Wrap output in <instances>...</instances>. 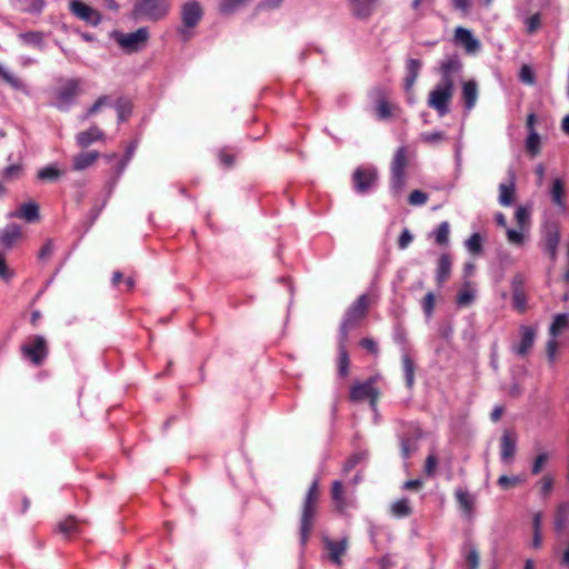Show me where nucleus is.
<instances>
[{
  "instance_id": "nucleus-52",
  "label": "nucleus",
  "mask_w": 569,
  "mask_h": 569,
  "mask_svg": "<svg viewBox=\"0 0 569 569\" xmlns=\"http://www.w3.org/2000/svg\"><path fill=\"white\" fill-rule=\"evenodd\" d=\"M515 218H516L518 226L522 229L529 223L530 214H529V211L525 207H519L516 210Z\"/></svg>"
},
{
  "instance_id": "nucleus-33",
  "label": "nucleus",
  "mask_w": 569,
  "mask_h": 569,
  "mask_svg": "<svg viewBox=\"0 0 569 569\" xmlns=\"http://www.w3.org/2000/svg\"><path fill=\"white\" fill-rule=\"evenodd\" d=\"M475 300V290L469 282H466L457 296V305L459 307H467Z\"/></svg>"
},
{
  "instance_id": "nucleus-31",
  "label": "nucleus",
  "mask_w": 569,
  "mask_h": 569,
  "mask_svg": "<svg viewBox=\"0 0 569 569\" xmlns=\"http://www.w3.org/2000/svg\"><path fill=\"white\" fill-rule=\"evenodd\" d=\"M550 193L552 202L561 209H565V183L560 178L553 180Z\"/></svg>"
},
{
  "instance_id": "nucleus-49",
  "label": "nucleus",
  "mask_w": 569,
  "mask_h": 569,
  "mask_svg": "<svg viewBox=\"0 0 569 569\" xmlns=\"http://www.w3.org/2000/svg\"><path fill=\"white\" fill-rule=\"evenodd\" d=\"M419 139L425 143L435 144L442 141L445 139V134L440 131L422 132Z\"/></svg>"
},
{
  "instance_id": "nucleus-35",
  "label": "nucleus",
  "mask_w": 569,
  "mask_h": 569,
  "mask_svg": "<svg viewBox=\"0 0 569 569\" xmlns=\"http://www.w3.org/2000/svg\"><path fill=\"white\" fill-rule=\"evenodd\" d=\"M450 224L448 221L441 222L436 230L432 231L436 243L446 246L449 242Z\"/></svg>"
},
{
  "instance_id": "nucleus-23",
  "label": "nucleus",
  "mask_w": 569,
  "mask_h": 569,
  "mask_svg": "<svg viewBox=\"0 0 569 569\" xmlns=\"http://www.w3.org/2000/svg\"><path fill=\"white\" fill-rule=\"evenodd\" d=\"M100 157L98 151H86L76 154L72 159V169L76 171H82L91 167L97 159Z\"/></svg>"
},
{
  "instance_id": "nucleus-39",
  "label": "nucleus",
  "mask_w": 569,
  "mask_h": 569,
  "mask_svg": "<svg viewBox=\"0 0 569 569\" xmlns=\"http://www.w3.org/2000/svg\"><path fill=\"white\" fill-rule=\"evenodd\" d=\"M555 479L553 477L546 475L543 476L538 482L537 486L539 487V492L542 498H547L552 488H553Z\"/></svg>"
},
{
  "instance_id": "nucleus-26",
  "label": "nucleus",
  "mask_w": 569,
  "mask_h": 569,
  "mask_svg": "<svg viewBox=\"0 0 569 569\" xmlns=\"http://www.w3.org/2000/svg\"><path fill=\"white\" fill-rule=\"evenodd\" d=\"M451 257L448 253L441 254L438 260V267L436 272V279L438 284L441 286L443 282L448 280L451 273Z\"/></svg>"
},
{
  "instance_id": "nucleus-12",
  "label": "nucleus",
  "mask_w": 569,
  "mask_h": 569,
  "mask_svg": "<svg viewBox=\"0 0 569 569\" xmlns=\"http://www.w3.org/2000/svg\"><path fill=\"white\" fill-rule=\"evenodd\" d=\"M377 179V170L373 167H360L353 173L355 189L366 193L373 186Z\"/></svg>"
},
{
  "instance_id": "nucleus-11",
  "label": "nucleus",
  "mask_w": 569,
  "mask_h": 569,
  "mask_svg": "<svg viewBox=\"0 0 569 569\" xmlns=\"http://www.w3.org/2000/svg\"><path fill=\"white\" fill-rule=\"evenodd\" d=\"M560 242V230L555 223H547L542 229V243L545 251L552 262L557 260L558 246Z\"/></svg>"
},
{
  "instance_id": "nucleus-57",
  "label": "nucleus",
  "mask_w": 569,
  "mask_h": 569,
  "mask_svg": "<svg viewBox=\"0 0 569 569\" xmlns=\"http://www.w3.org/2000/svg\"><path fill=\"white\" fill-rule=\"evenodd\" d=\"M519 78L522 82L532 84L535 82V76L529 66H522L520 69Z\"/></svg>"
},
{
  "instance_id": "nucleus-7",
  "label": "nucleus",
  "mask_w": 569,
  "mask_h": 569,
  "mask_svg": "<svg viewBox=\"0 0 569 569\" xmlns=\"http://www.w3.org/2000/svg\"><path fill=\"white\" fill-rule=\"evenodd\" d=\"M455 86L439 82L428 97V106L435 109L440 117L449 112V103L453 97Z\"/></svg>"
},
{
  "instance_id": "nucleus-59",
  "label": "nucleus",
  "mask_w": 569,
  "mask_h": 569,
  "mask_svg": "<svg viewBox=\"0 0 569 569\" xmlns=\"http://www.w3.org/2000/svg\"><path fill=\"white\" fill-rule=\"evenodd\" d=\"M117 112L119 121H124L131 112V107L128 102H119L117 104Z\"/></svg>"
},
{
  "instance_id": "nucleus-24",
  "label": "nucleus",
  "mask_w": 569,
  "mask_h": 569,
  "mask_svg": "<svg viewBox=\"0 0 569 569\" xmlns=\"http://www.w3.org/2000/svg\"><path fill=\"white\" fill-rule=\"evenodd\" d=\"M327 550L329 551L330 559L336 565H340L341 557L347 550V540L341 539L340 541H332L329 539L325 540Z\"/></svg>"
},
{
  "instance_id": "nucleus-21",
  "label": "nucleus",
  "mask_w": 569,
  "mask_h": 569,
  "mask_svg": "<svg viewBox=\"0 0 569 569\" xmlns=\"http://www.w3.org/2000/svg\"><path fill=\"white\" fill-rule=\"evenodd\" d=\"M521 340L518 346L513 347V350L519 356H526L536 339V330L531 327H521Z\"/></svg>"
},
{
  "instance_id": "nucleus-4",
  "label": "nucleus",
  "mask_w": 569,
  "mask_h": 569,
  "mask_svg": "<svg viewBox=\"0 0 569 569\" xmlns=\"http://www.w3.org/2000/svg\"><path fill=\"white\" fill-rule=\"evenodd\" d=\"M369 306V296L363 293L348 308L340 325V337L348 339L349 331L352 330L362 318H365Z\"/></svg>"
},
{
  "instance_id": "nucleus-13",
  "label": "nucleus",
  "mask_w": 569,
  "mask_h": 569,
  "mask_svg": "<svg viewBox=\"0 0 569 569\" xmlns=\"http://www.w3.org/2000/svg\"><path fill=\"white\" fill-rule=\"evenodd\" d=\"M70 11L91 26H98L101 21L99 12L80 0L70 1Z\"/></svg>"
},
{
  "instance_id": "nucleus-37",
  "label": "nucleus",
  "mask_w": 569,
  "mask_h": 569,
  "mask_svg": "<svg viewBox=\"0 0 569 569\" xmlns=\"http://www.w3.org/2000/svg\"><path fill=\"white\" fill-rule=\"evenodd\" d=\"M19 39L27 46L39 48L43 42V34L38 31H30L20 33Z\"/></svg>"
},
{
  "instance_id": "nucleus-44",
  "label": "nucleus",
  "mask_w": 569,
  "mask_h": 569,
  "mask_svg": "<svg viewBox=\"0 0 569 569\" xmlns=\"http://www.w3.org/2000/svg\"><path fill=\"white\" fill-rule=\"evenodd\" d=\"M0 77L16 89L23 88L22 81L0 64Z\"/></svg>"
},
{
  "instance_id": "nucleus-25",
  "label": "nucleus",
  "mask_w": 569,
  "mask_h": 569,
  "mask_svg": "<svg viewBox=\"0 0 569 569\" xmlns=\"http://www.w3.org/2000/svg\"><path fill=\"white\" fill-rule=\"evenodd\" d=\"M455 497L457 499L460 510L465 515L470 516L475 507V497L469 491L463 489H457L455 491Z\"/></svg>"
},
{
  "instance_id": "nucleus-61",
  "label": "nucleus",
  "mask_w": 569,
  "mask_h": 569,
  "mask_svg": "<svg viewBox=\"0 0 569 569\" xmlns=\"http://www.w3.org/2000/svg\"><path fill=\"white\" fill-rule=\"evenodd\" d=\"M558 343L556 341V338H552L547 343V356L550 362H553L556 359Z\"/></svg>"
},
{
  "instance_id": "nucleus-40",
  "label": "nucleus",
  "mask_w": 569,
  "mask_h": 569,
  "mask_svg": "<svg viewBox=\"0 0 569 569\" xmlns=\"http://www.w3.org/2000/svg\"><path fill=\"white\" fill-rule=\"evenodd\" d=\"M526 148L532 156H536L539 153L540 137L536 131H533V130L530 131V134L528 136V138L526 140Z\"/></svg>"
},
{
  "instance_id": "nucleus-18",
  "label": "nucleus",
  "mask_w": 569,
  "mask_h": 569,
  "mask_svg": "<svg viewBox=\"0 0 569 569\" xmlns=\"http://www.w3.org/2000/svg\"><path fill=\"white\" fill-rule=\"evenodd\" d=\"M479 96L478 83L475 80H468L462 84L461 98L467 111L475 108Z\"/></svg>"
},
{
  "instance_id": "nucleus-6",
  "label": "nucleus",
  "mask_w": 569,
  "mask_h": 569,
  "mask_svg": "<svg viewBox=\"0 0 569 569\" xmlns=\"http://www.w3.org/2000/svg\"><path fill=\"white\" fill-rule=\"evenodd\" d=\"M167 12V0H136L133 7V17L136 19L157 21L162 19Z\"/></svg>"
},
{
  "instance_id": "nucleus-10",
  "label": "nucleus",
  "mask_w": 569,
  "mask_h": 569,
  "mask_svg": "<svg viewBox=\"0 0 569 569\" xmlns=\"http://www.w3.org/2000/svg\"><path fill=\"white\" fill-rule=\"evenodd\" d=\"M183 26L179 32L184 40L191 37V29L198 24L202 17V9L198 2L190 1L182 7L181 11Z\"/></svg>"
},
{
  "instance_id": "nucleus-15",
  "label": "nucleus",
  "mask_w": 569,
  "mask_h": 569,
  "mask_svg": "<svg viewBox=\"0 0 569 569\" xmlns=\"http://www.w3.org/2000/svg\"><path fill=\"white\" fill-rule=\"evenodd\" d=\"M508 181L499 184V203L503 207H509L513 202L516 191V174L512 170L508 171Z\"/></svg>"
},
{
  "instance_id": "nucleus-42",
  "label": "nucleus",
  "mask_w": 569,
  "mask_h": 569,
  "mask_svg": "<svg viewBox=\"0 0 569 569\" xmlns=\"http://www.w3.org/2000/svg\"><path fill=\"white\" fill-rule=\"evenodd\" d=\"M77 528H78V521L72 517L66 518L64 520L60 521L58 525L59 531L64 536H69L71 533H73L77 530Z\"/></svg>"
},
{
  "instance_id": "nucleus-38",
  "label": "nucleus",
  "mask_w": 569,
  "mask_h": 569,
  "mask_svg": "<svg viewBox=\"0 0 569 569\" xmlns=\"http://www.w3.org/2000/svg\"><path fill=\"white\" fill-rule=\"evenodd\" d=\"M402 368L405 372L406 383L410 388L415 381V365L408 353L402 355Z\"/></svg>"
},
{
  "instance_id": "nucleus-29",
  "label": "nucleus",
  "mask_w": 569,
  "mask_h": 569,
  "mask_svg": "<svg viewBox=\"0 0 569 569\" xmlns=\"http://www.w3.org/2000/svg\"><path fill=\"white\" fill-rule=\"evenodd\" d=\"M569 520V503L565 502L558 506L555 516V529L557 532H562Z\"/></svg>"
},
{
  "instance_id": "nucleus-60",
  "label": "nucleus",
  "mask_w": 569,
  "mask_h": 569,
  "mask_svg": "<svg viewBox=\"0 0 569 569\" xmlns=\"http://www.w3.org/2000/svg\"><path fill=\"white\" fill-rule=\"evenodd\" d=\"M54 251V244L51 240H48L39 251V259L47 260L51 257Z\"/></svg>"
},
{
  "instance_id": "nucleus-46",
  "label": "nucleus",
  "mask_w": 569,
  "mask_h": 569,
  "mask_svg": "<svg viewBox=\"0 0 569 569\" xmlns=\"http://www.w3.org/2000/svg\"><path fill=\"white\" fill-rule=\"evenodd\" d=\"M376 113L377 117L381 120H386L391 117V107L383 98H380L377 101Z\"/></svg>"
},
{
  "instance_id": "nucleus-27",
  "label": "nucleus",
  "mask_w": 569,
  "mask_h": 569,
  "mask_svg": "<svg viewBox=\"0 0 569 569\" xmlns=\"http://www.w3.org/2000/svg\"><path fill=\"white\" fill-rule=\"evenodd\" d=\"M421 62L418 59H409L407 61V76L405 78V89L409 93L411 91V88L413 87L420 69H421Z\"/></svg>"
},
{
  "instance_id": "nucleus-54",
  "label": "nucleus",
  "mask_w": 569,
  "mask_h": 569,
  "mask_svg": "<svg viewBox=\"0 0 569 569\" xmlns=\"http://www.w3.org/2000/svg\"><path fill=\"white\" fill-rule=\"evenodd\" d=\"M436 297L432 292H428L422 301V309L427 317H430L433 312Z\"/></svg>"
},
{
  "instance_id": "nucleus-19",
  "label": "nucleus",
  "mask_w": 569,
  "mask_h": 569,
  "mask_svg": "<svg viewBox=\"0 0 569 569\" xmlns=\"http://www.w3.org/2000/svg\"><path fill=\"white\" fill-rule=\"evenodd\" d=\"M21 229L18 224H8L0 230V244L4 249H11L21 239Z\"/></svg>"
},
{
  "instance_id": "nucleus-43",
  "label": "nucleus",
  "mask_w": 569,
  "mask_h": 569,
  "mask_svg": "<svg viewBox=\"0 0 569 569\" xmlns=\"http://www.w3.org/2000/svg\"><path fill=\"white\" fill-rule=\"evenodd\" d=\"M61 173L62 172L54 166H49L39 170L38 178L41 180L53 181L58 179L61 176Z\"/></svg>"
},
{
  "instance_id": "nucleus-36",
  "label": "nucleus",
  "mask_w": 569,
  "mask_h": 569,
  "mask_svg": "<svg viewBox=\"0 0 569 569\" xmlns=\"http://www.w3.org/2000/svg\"><path fill=\"white\" fill-rule=\"evenodd\" d=\"M391 512L395 517L405 518L411 513L410 502L407 498L395 501L391 505Z\"/></svg>"
},
{
  "instance_id": "nucleus-50",
  "label": "nucleus",
  "mask_w": 569,
  "mask_h": 569,
  "mask_svg": "<svg viewBox=\"0 0 569 569\" xmlns=\"http://www.w3.org/2000/svg\"><path fill=\"white\" fill-rule=\"evenodd\" d=\"M512 302L516 309L523 311L527 306L526 296L522 289L512 290Z\"/></svg>"
},
{
  "instance_id": "nucleus-16",
  "label": "nucleus",
  "mask_w": 569,
  "mask_h": 569,
  "mask_svg": "<svg viewBox=\"0 0 569 569\" xmlns=\"http://www.w3.org/2000/svg\"><path fill=\"white\" fill-rule=\"evenodd\" d=\"M455 40L458 44L463 47L468 53H475L480 48V42L477 40L470 30L458 27L455 30Z\"/></svg>"
},
{
  "instance_id": "nucleus-41",
  "label": "nucleus",
  "mask_w": 569,
  "mask_h": 569,
  "mask_svg": "<svg viewBox=\"0 0 569 569\" xmlns=\"http://www.w3.org/2000/svg\"><path fill=\"white\" fill-rule=\"evenodd\" d=\"M110 104V98L108 96L99 97L96 102L87 110L83 116V119H89L90 117L98 113L102 107Z\"/></svg>"
},
{
  "instance_id": "nucleus-1",
  "label": "nucleus",
  "mask_w": 569,
  "mask_h": 569,
  "mask_svg": "<svg viewBox=\"0 0 569 569\" xmlns=\"http://www.w3.org/2000/svg\"><path fill=\"white\" fill-rule=\"evenodd\" d=\"M82 86L80 78L59 79L51 90V104L61 111H68L81 94Z\"/></svg>"
},
{
  "instance_id": "nucleus-14",
  "label": "nucleus",
  "mask_w": 569,
  "mask_h": 569,
  "mask_svg": "<svg viewBox=\"0 0 569 569\" xmlns=\"http://www.w3.org/2000/svg\"><path fill=\"white\" fill-rule=\"evenodd\" d=\"M461 69V62L457 57H448L441 61L440 73L442 83L455 86L453 76Z\"/></svg>"
},
{
  "instance_id": "nucleus-45",
  "label": "nucleus",
  "mask_w": 569,
  "mask_h": 569,
  "mask_svg": "<svg viewBox=\"0 0 569 569\" xmlns=\"http://www.w3.org/2000/svg\"><path fill=\"white\" fill-rule=\"evenodd\" d=\"M21 9L30 13H39L43 8V0H24L19 2Z\"/></svg>"
},
{
  "instance_id": "nucleus-47",
  "label": "nucleus",
  "mask_w": 569,
  "mask_h": 569,
  "mask_svg": "<svg viewBox=\"0 0 569 569\" xmlns=\"http://www.w3.org/2000/svg\"><path fill=\"white\" fill-rule=\"evenodd\" d=\"M550 459V455L548 452H541L539 453L535 460H533V463H532V468H531V472L532 475H538L541 472V470L543 469V467L547 465V462L549 461Z\"/></svg>"
},
{
  "instance_id": "nucleus-28",
  "label": "nucleus",
  "mask_w": 569,
  "mask_h": 569,
  "mask_svg": "<svg viewBox=\"0 0 569 569\" xmlns=\"http://www.w3.org/2000/svg\"><path fill=\"white\" fill-rule=\"evenodd\" d=\"M347 340L348 339H343L342 337L339 336L338 371H339V375L342 377L347 376L348 368H349V358H348V352H347V347H346Z\"/></svg>"
},
{
  "instance_id": "nucleus-58",
  "label": "nucleus",
  "mask_w": 569,
  "mask_h": 569,
  "mask_svg": "<svg viewBox=\"0 0 569 569\" xmlns=\"http://www.w3.org/2000/svg\"><path fill=\"white\" fill-rule=\"evenodd\" d=\"M413 240V236L408 229H405L398 240V247L399 249L403 250L406 249Z\"/></svg>"
},
{
  "instance_id": "nucleus-56",
  "label": "nucleus",
  "mask_w": 569,
  "mask_h": 569,
  "mask_svg": "<svg viewBox=\"0 0 569 569\" xmlns=\"http://www.w3.org/2000/svg\"><path fill=\"white\" fill-rule=\"evenodd\" d=\"M438 466V459L435 455H429L425 463V472L427 476L432 477Z\"/></svg>"
},
{
  "instance_id": "nucleus-55",
  "label": "nucleus",
  "mask_w": 569,
  "mask_h": 569,
  "mask_svg": "<svg viewBox=\"0 0 569 569\" xmlns=\"http://www.w3.org/2000/svg\"><path fill=\"white\" fill-rule=\"evenodd\" d=\"M466 562L468 569H477L479 566V555L475 548H470V550L466 555Z\"/></svg>"
},
{
  "instance_id": "nucleus-48",
  "label": "nucleus",
  "mask_w": 569,
  "mask_h": 569,
  "mask_svg": "<svg viewBox=\"0 0 569 569\" xmlns=\"http://www.w3.org/2000/svg\"><path fill=\"white\" fill-rule=\"evenodd\" d=\"M465 246L467 250L473 254L481 251V237L479 233H473L469 239L466 240Z\"/></svg>"
},
{
  "instance_id": "nucleus-63",
  "label": "nucleus",
  "mask_w": 569,
  "mask_h": 569,
  "mask_svg": "<svg viewBox=\"0 0 569 569\" xmlns=\"http://www.w3.org/2000/svg\"><path fill=\"white\" fill-rule=\"evenodd\" d=\"M12 277V272L9 270L4 258L0 254V279L8 281Z\"/></svg>"
},
{
  "instance_id": "nucleus-34",
  "label": "nucleus",
  "mask_w": 569,
  "mask_h": 569,
  "mask_svg": "<svg viewBox=\"0 0 569 569\" xmlns=\"http://www.w3.org/2000/svg\"><path fill=\"white\" fill-rule=\"evenodd\" d=\"M569 315L560 313L555 317L552 325L550 326L549 333L552 338H557L568 326Z\"/></svg>"
},
{
  "instance_id": "nucleus-20",
  "label": "nucleus",
  "mask_w": 569,
  "mask_h": 569,
  "mask_svg": "<svg viewBox=\"0 0 569 569\" xmlns=\"http://www.w3.org/2000/svg\"><path fill=\"white\" fill-rule=\"evenodd\" d=\"M10 217L22 219L27 222H34L39 219V206L33 202L22 203L17 211L9 214Z\"/></svg>"
},
{
  "instance_id": "nucleus-64",
  "label": "nucleus",
  "mask_w": 569,
  "mask_h": 569,
  "mask_svg": "<svg viewBox=\"0 0 569 569\" xmlns=\"http://www.w3.org/2000/svg\"><path fill=\"white\" fill-rule=\"evenodd\" d=\"M416 450V446L413 442L409 440L401 441V453L405 459L409 458L411 452Z\"/></svg>"
},
{
  "instance_id": "nucleus-17",
  "label": "nucleus",
  "mask_w": 569,
  "mask_h": 569,
  "mask_svg": "<svg viewBox=\"0 0 569 569\" xmlns=\"http://www.w3.org/2000/svg\"><path fill=\"white\" fill-rule=\"evenodd\" d=\"M517 437L512 432L505 431L500 440V458L503 462H510L516 453Z\"/></svg>"
},
{
  "instance_id": "nucleus-51",
  "label": "nucleus",
  "mask_w": 569,
  "mask_h": 569,
  "mask_svg": "<svg viewBox=\"0 0 569 569\" xmlns=\"http://www.w3.org/2000/svg\"><path fill=\"white\" fill-rule=\"evenodd\" d=\"M411 206H422L428 201V194L420 190H413L408 198Z\"/></svg>"
},
{
  "instance_id": "nucleus-8",
  "label": "nucleus",
  "mask_w": 569,
  "mask_h": 569,
  "mask_svg": "<svg viewBox=\"0 0 569 569\" xmlns=\"http://www.w3.org/2000/svg\"><path fill=\"white\" fill-rule=\"evenodd\" d=\"M21 352L30 362L39 366L48 355L47 341L41 336H31L21 346Z\"/></svg>"
},
{
  "instance_id": "nucleus-30",
  "label": "nucleus",
  "mask_w": 569,
  "mask_h": 569,
  "mask_svg": "<svg viewBox=\"0 0 569 569\" xmlns=\"http://www.w3.org/2000/svg\"><path fill=\"white\" fill-rule=\"evenodd\" d=\"M378 0H352L355 13L359 18L369 17L377 4Z\"/></svg>"
},
{
  "instance_id": "nucleus-5",
  "label": "nucleus",
  "mask_w": 569,
  "mask_h": 569,
  "mask_svg": "<svg viewBox=\"0 0 569 569\" xmlns=\"http://www.w3.org/2000/svg\"><path fill=\"white\" fill-rule=\"evenodd\" d=\"M111 37L124 52L132 53L146 46L149 39V31L146 27H142L129 33L113 31Z\"/></svg>"
},
{
  "instance_id": "nucleus-9",
  "label": "nucleus",
  "mask_w": 569,
  "mask_h": 569,
  "mask_svg": "<svg viewBox=\"0 0 569 569\" xmlns=\"http://www.w3.org/2000/svg\"><path fill=\"white\" fill-rule=\"evenodd\" d=\"M376 378H370L365 382L355 383L350 391V400L360 402L369 400L370 407L373 411L377 410V401L379 398V390L376 388Z\"/></svg>"
},
{
  "instance_id": "nucleus-22",
  "label": "nucleus",
  "mask_w": 569,
  "mask_h": 569,
  "mask_svg": "<svg viewBox=\"0 0 569 569\" xmlns=\"http://www.w3.org/2000/svg\"><path fill=\"white\" fill-rule=\"evenodd\" d=\"M104 138L103 132L96 126L90 127L88 130L81 131L76 136V141L79 147L88 148L96 141Z\"/></svg>"
},
{
  "instance_id": "nucleus-2",
  "label": "nucleus",
  "mask_w": 569,
  "mask_h": 569,
  "mask_svg": "<svg viewBox=\"0 0 569 569\" xmlns=\"http://www.w3.org/2000/svg\"><path fill=\"white\" fill-rule=\"evenodd\" d=\"M318 501H319V480L315 479L311 483L301 509L300 516V542L301 545H306L312 527L316 521V516L318 511Z\"/></svg>"
},
{
  "instance_id": "nucleus-32",
  "label": "nucleus",
  "mask_w": 569,
  "mask_h": 569,
  "mask_svg": "<svg viewBox=\"0 0 569 569\" xmlns=\"http://www.w3.org/2000/svg\"><path fill=\"white\" fill-rule=\"evenodd\" d=\"M331 496L336 503V507L340 511H342L346 507L349 506L347 499L345 498L342 483L340 481H335L332 483Z\"/></svg>"
},
{
  "instance_id": "nucleus-53",
  "label": "nucleus",
  "mask_w": 569,
  "mask_h": 569,
  "mask_svg": "<svg viewBox=\"0 0 569 569\" xmlns=\"http://www.w3.org/2000/svg\"><path fill=\"white\" fill-rule=\"evenodd\" d=\"M508 241L516 246H522L525 242V234L520 230L507 229Z\"/></svg>"
},
{
  "instance_id": "nucleus-3",
  "label": "nucleus",
  "mask_w": 569,
  "mask_h": 569,
  "mask_svg": "<svg viewBox=\"0 0 569 569\" xmlns=\"http://www.w3.org/2000/svg\"><path fill=\"white\" fill-rule=\"evenodd\" d=\"M408 166V151L400 147L395 152L391 162L390 191L393 197H400L406 186V168Z\"/></svg>"
},
{
  "instance_id": "nucleus-62",
  "label": "nucleus",
  "mask_w": 569,
  "mask_h": 569,
  "mask_svg": "<svg viewBox=\"0 0 569 569\" xmlns=\"http://www.w3.org/2000/svg\"><path fill=\"white\" fill-rule=\"evenodd\" d=\"M519 482V478L518 477H508V476H501L499 479H498V485L503 488V489H507L509 488L510 486H515L516 483Z\"/></svg>"
}]
</instances>
